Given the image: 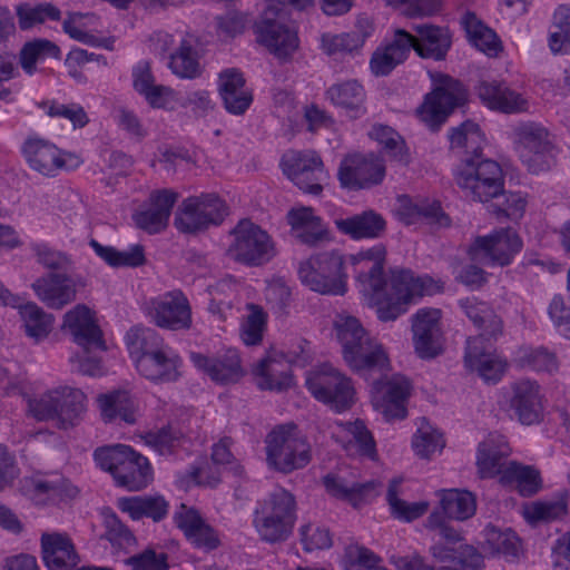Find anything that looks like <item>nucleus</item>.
Returning <instances> with one entry per match:
<instances>
[{
	"mask_svg": "<svg viewBox=\"0 0 570 570\" xmlns=\"http://www.w3.org/2000/svg\"><path fill=\"white\" fill-rule=\"evenodd\" d=\"M386 248L376 244L351 256L355 266L358 291L366 305L375 309L382 322L395 321L424 296L444 291V282L424 274L416 276L411 269L394 268L387 279L384 274Z\"/></svg>",
	"mask_w": 570,
	"mask_h": 570,
	"instance_id": "nucleus-1",
	"label": "nucleus"
},
{
	"mask_svg": "<svg viewBox=\"0 0 570 570\" xmlns=\"http://www.w3.org/2000/svg\"><path fill=\"white\" fill-rule=\"evenodd\" d=\"M233 240L227 255L248 267L267 264L276 256V247L269 234L249 219H242L230 232Z\"/></svg>",
	"mask_w": 570,
	"mask_h": 570,
	"instance_id": "nucleus-7",
	"label": "nucleus"
},
{
	"mask_svg": "<svg viewBox=\"0 0 570 570\" xmlns=\"http://www.w3.org/2000/svg\"><path fill=\"white\" fill-rule=\"evenodd\" d=\"M475 91L481 101L492 110L519 114L529 108L528 99L512 90L505 82L483 80L475 87Z\"/></svg>",
	"mask_w": 570,
	"mask_h": 570,
	"instance_id": "nucleus-30",
	"label": "nucleus"
},
{
	"mask_svg": "<svg viewBox=\"0 0 570 570\" xmlns=\"http://www.w3.org/2000/svg\"><path fill=\"white\" fill-rule=\"evenodd\" d=\"M178 199V194L171 189H158L150 193L148 207L132 215L136 226L149 234L164 230L169 222L171 209Z\"/></svg>",
	"mask_w": 570,
	"mask_h": 570,
	"instance_id": "nucleus-24",
	"label": "nucleus"
},
{
	"mask_svg": "<svg viewBox=\"0 0 570 570\" xmlns=\"http://www.w3.org/2000/svg\"><path fill=\"white\" fill-rule=\"evenodd\" d=\"M114 480L116 485L128 491H140L153 481V469L148 459L132 449Z\"/></svg>",
	"mask_w": 570,
	"mask_h": 570,
	"instance_id": "nucleus-39",
	"label": "nucleus"
},
{
	"mask_svg": "<svg viewBox=\"0 0 570 570\" xmlns=\"http://www.w3.org/2000/svg\"><path fill=\"white\" fill-rule=\"evenodd\" d=\"M441 311L439 308H420L412 316L413 344L421 358H434L442 352Z\"/></svg>",
	"mask_w": 570,
	"mask_h": 570,
	"instance_id": "nucleus-21",
	"label": "nucleus"
},
{
	"mask_svg": "<svg viewBox=\"0 0 570 570\" xmlns=\"http://www.w3.org/2000/svg\"><path fill=\"white\" fill-rule=\"evenodd\" d=\"M86 395L71 386H58L30 399L28 409L37 421L57 420L60 428L76 424L85 411Z\"/></svg>",
	"mask_w": 570,
	"mask_h": 570,
	"instance_id": "nucleus-5",
	"label": "nucleus"
},
{
	"mask_svg": "<svg viewBox=\"0 0 570 570\" xmlns=\"http://www.w3.org/2000/svg\"><path fill=\"white\" fill-rule=\"evenodd\" d=\"M464 364L471 372L485 383L499 382L507 367V363L495 353L484 346L482 337H472L466 341Z\"/></svg>",
	"mask_w": 570,
	"mask_h": 570,
	"instance_id": "nucleus-27",
	"label": "nucleus"
},
{
	"mask_svg": "<svg viewBox=\"0 0 570 570\" xmlns=\"http://www.w3.org/2000/svg\"><path fill=\"white\" fill-rule=\"evenodd\" d=\"M462 24L470 42L488 56H495L500 50V40L495 32L484 26L472 12H466Z\"/></svg>",
	"mask_w": 570,
	"mask_h": 570,
	"instance_id": "nucleus-50",
	"label": "nucleus"
},
{
	"mask_svg": "<svg viewBox=\"0 0 570 570\" xmlns=\"http://www.w3.org/2000/svg\"><path fill=\"white\" fill-rule=\"evenodd\" d=\"M226 203L215 193L190 196L183 200L175 217V226L185 233L217 226L228 215Z\"/></svg>",
	"mask_w": 570,
	"mask_h": 570,
	"instance_id": "nucleus-11",
	"label": "nucleus"
},
{
	"mask_svg": "<svg viewBox=\"0 0 570 570\" xmlns=\"http://www.w3.org/2000/svg\"><path fill=\"white\" fill-rule=\"evenodd\" d=\"M20 316L23 321L26 334L29 337L40 341L48 336L51 331L53 318L43 312L36 303H20Z\"/></svg>",
	"mask_w": 570,
	"mask_h": 570,
	"instance_id": "nucleus-56",
	"label": "nucleus"
},
{
	"mask_svg": "<svg viewBox=\"0 0 570 570\" xmlns=\"http://www.w3.org/2000/svg\"><path fill=\"white\" fill-rule=\"evenodd\" d=\"M18 24L21 30H29L37 24L43 23L47 19L58 21L61 11L49 2L32 6L28 2L20 3L16 8Z\"/></svg>",
	"mask_w": 570,
	"mask_h": 570,
	"instance_id": "nucleus-57",
	"label": "nucleus"
},
{
	"mask_svg": "<svg viewBox=\"0 0 570 570\" xmlns=\"http://www.w3.org/2000/svg\"><path fill=\"white\" fill-rule=\"evenodd\" d=\"M39 106L49 117L69 120L73 128H83L89 122L85 108L77 102L65 105L56 100H51L43 101Z\"/></svg>",
	"mask_w": 570,
	"mask_h": 570,
	"instance_id": "nucleus-64",
	"label": "nucleus"
},
{
	"mask_svg": "<svg viewBox=\"0 0 570 570\" xmlns=\"http://www.w3.org/2000/svg\"><path fill=\"white\" fill-rule=\"evenodd\" d=\"M502 484H515L520 495L524 498L537 494L542 488L539 470L531 465H523L515 461L507 464L500 478Z\"/></svg>",
	"mask_w": 570,
	"mask_h": 570,
	"instance_id": "nucleus-45",
	"label": "nucleus"
},
{
	"mask_svg": "<svg viewBox=\"0 0 570 570\" xmlns=\"http://www.w3.org/2000/svg\"><path fill=\"white\" fill-rule=\"evenodd\" d=\"M460 306L476 328L480 330L476 337H482V341H490L502 333V321L488 304L465 298L460 301Z\"/></svg>",
	"mask_w": 570,
	"mask_h": 570,
	"instance_id": "nucleus-42",
	"label": "nucleus"
},
{
	"mask_svg": "<svg viewBox=\"0 0 570 570\" xmlns=\"http://www.w3.org/2000/svg\"><path fill=\"white\" fill-rule=\"evenodd\" d=\"M522 248V240L511 228H499L487 236H478L468 249L469 257L484 265H509Z\"/></svg>",
	"mask_w": 570,
	"mask_h": 570,
	"instance_id": "nucleus-12",
	"label": "nucleus"
},
{
	"mask_svg": "<svg viewBox=\"0 0 570 570\" xmlns=\"http://www.w3.org/2000/svg\"><path fill=\"white\" fill-rule=\"evenodd\" d=\"M22 154L31 169L47 177H55L60 170H71L80 165L76 155L63 153L51 141L30 136L22 145Z\"/></svg>",
	"mask_w": 570,
	"mask_h": 570,
	"instance_id": "nucleus-14",
	"label": "nucleus"
},
{
	"mask_svg": "<svg viewBox=\"0 0 570 570\" xmlns=\"http://www.w3.org/2000/svg\"><path fill=\"white\" fill-rule=\"evenodd\" d=\"M147 315L156 326L186 331L193 325L191 306L180 289L166 292L149 301Z\"/></svg>",
	"mask_w": 570,
	"mask_h": 570,
	"instance_id": "nucleus-15",
	"label": "nucleus"
},
{
	"mask_svg": "<svg viewBox=\"0 0 570 570\" xmlns=\"http://www.w3.org/2000/svg\"><path fill=\"white\" fill-rule=\"evenodd\" d=\"M335 331L342 346V354L346 353L347 357L354 362L355 358L352 356L351 350L370 338L371 335L354 316H338L335 321Z\"/></svg>",
	"mask_w": 570,
	"mask_h": 570,
	"instance_id": "nucleus-55",
	"label": "nucleus"
},
{
	"mask_svg": "<svg viewBox=\"0 0 570 570\" xmlns=\"http://www.w3.org/2000/svg\"><path fill=\"white\" fill-rule=\"evenodd\" d=\"M483 550L491 554H502L507 558H515L520 551V540L517 534L507 529L504 531L494 525H487L484 531Z\"/></svg>",
	"mask_w": 570,
	"mask_h": 570,
	"instance_id": "nucleus-54",
	"label": "nucleus"
},
{
	"mask_svg": "<svg viewBox=\"0 0 570 570\" xmlns=\"http://www.w3.org/2000/svg\"><path fill=\"white\" fill-rule=\"evenodd\" d=\"M89 245L96 255L111 267H138L146 261L144 246L139 244L132 245L127 250H118L112 246L101 245L96 239H91Z\"/></svg>",
	"mask_w": 570,
	"mask_h": 570,
	"instance_id": "nucleus-47",
	"label": "nucleus"
},
{
	"mask_svg": "<svg viewBox=\"0 0 570 570\" xmlns=\"http://www.w3.org/2000/svg\"><path fill=\"white\" fill-rule=\"evenodd\" d=\"M258 376L257 386L261 390L284 391L292 385L288 368L274 358L262 360L255 368Z\"/></svg>",
	"mask_w": 570,
	"mask_h": 570,
	"instance_id": "nucleus-52",
	"label": "nucleus"
},
{
	"mask_svg": "<svg viewBox=\"0 0 570 570\" xmlns=\"http://www.w3.org/2000/svg\"><path fill=\"white\" fill-rule=\"evenodd\" d=\"M412 32L404 29L394 31L393 40L385 47L377 48L371 58L370 67L375 76H387L400 63L404 62L413 47Z\"/></svg>",
	"mask_w": 570,
	"mask_h": 570,
	"instance_id": "nucleus-32",
	"label": "nucleus"
},
{
	"mask_svg": "<svg viewBox=\"0 0 570 570\" xmlns=\"http://www.w3.org/2000/svg\"><path fill=\"white\" fill-rule=\"evenodd\" d=\"M518 156L533 174L550 170L556 165L557 148L546 127L537 122H522L514 128Z\"/></svg>",
	"mask_w": 570,
	"mask_h": 570,
	"instance_id": "nucleus-8",
	"label": "nucleus"
},
{
	"mask_svg": "<svg viewBox=\"0 0 570 570\" xmlns=\"http://www.w3.org/2000/svg\"><path fill=\"white\" fill-rule=\"evenodd\" d=\"M568 493L563 492L557 501L534 502L525 509L524 517L531 522L554 521L567 514Z\"/></svg>",
	"mask_w": 570,
	"mask_h": 570,
	"instance_id": "nucleus-63",
	"label": "nucleus"
},
{
	"mask_svg": "<svg viewBox=\"0 0 570 570\" xmlns=\"http://www.w3.org/2000/svg\"><path fill=\"white\" fill-rule=\"evenodd\" d=\"M549 48L557 55L570 53V8L560 6L554 14L549 33Z\"/></svg>",
	"mask_w": 570,
	"mask_h": 570,
	"instance_id": "nucleus-59",
	"label": "nucleus"
},
{
	"mask_svg": "<svg viewBox=\"0 0 570 570\" xmlns=\"http://www.w3.org/2000/svg\"><path fill=\"white\" fill-rule=\"evenodd\" d=\"M286 217L295 237L301 243L316 246L328 239L327 227L323 219L314 214L312 207L292 208Z\"/></svg>",
	"mask_w": 570,
	"mask_h": 570,
	"instance_id": "nucleus-34",
	"label": "nucleus"
},
{
	"mask_svg": "<svg viewBox=\"0 0 570 570\" xmlns=\"http://www.w3.org/2000/svg\"><path fill=\"white\" fill-rule=\"evenodd\" d=\"M265 443L266 462L277 472L288 474L311 462V446L293 423L273 429L267 434Z\"/></svg>",
	"mask_w": 570,
	"mask_h": 570,
	"instance_id": "nucleus-2",
	"label": "nucleus"
},
{
	"mask_svg": "<svg viewBox=\"0 0 570 570\" xmlns=\"http://www.w3.org/2000/svg\"><path fill=\"white\" fill-rule=\"evenodd\" d=\"M411 50H414L419 57L423 59H433L440 61L445 59L448 51L451 48L452 37L448 28L431 24L420 23L413 24Z\"/></svg>",
	"mask_w": 570,
	"mask_h": 570,
	"instance_id": "nucleus-28",
	"label": "nucleus"
},
{
	"mask_svg": "<svg viewBox=\"0 0 570 570\" xmlns=\"http://www.w3.org/2000/svg\"><path fill=\"white\" fill-rule=\"evenodd\" d=\"M455 180L472 199L481 203L497 198L504 187L500 165L492 159L481 158V155L465 157L458 167Z\"/></svg>",
	"mask_w": 570,
	"mask_h": 570,
	"instance_id": "nucleus-6",
	"label": "nucleus"
},
{
	"mask_svg": "<svg viewBox=\"0 0 570 570\" xmlns=\"http://www.w3.org/2000/svg\"><path fill=\"white\" fill-rule=\"evenodd\" d=\"M283 18L282 8L271 4L264 10L256 30L258 41L281 59L289 57L298 47L296 31L286 26Z\"/></svg>",
	"mask_w": 570,
	"mask_h": 570,
	"instance_id": "nucleus-17",
	"label": "nucleus"
},
{
	"mask_svg": "<svg viewBox=\"0 0 570 570\" xmlns=\"http://www.w3.org/2000/svg\"><path fill=\"white\" fill-rule=\"evenodd\" d=\"M374 26L367 17H360L353 30L340 35L322 36V48L327 55H352L357 52L373 33Z\"/></svg>",
	"mask_w": 570,
	"mask_h": 570,
	"instance_id": "nucleus-35",
	"label": "nucleus"
},
{
	"mask_svg": "<svg viewBox=\"0 0 570 570\" xmlns=\"http://www.w3.org/2000/svg\"><path fill=\"white\" fill-rule=\"evenodd\" d=\"M298 277L311 291L321 294L343 295L347 289L344 257L335 249L315 254L301 262Z\"/></svg>",
	"mask_w": 570,
	"mask_h": 570,
	"instance_id": "nucleus-4",
	"label": "nucleus"
},
{
	"mask_svg": "<svg viewBox=\"0 0 570 570\" xmlns=\"http://www.w3.org/2000/svg\"><path fill=\"white\" fill-rule=\"evenodd\" d=\"M218 94L227 112L240 116L253 102V92L246 87L242 71L227 68L218 75Z\"/></svg>",
	"mask_w": 570,
	"mask_h": 570,
	"instance_id": "nucleus-29",
	"label": "nucleus"
},
{
	"mask_svg": "<svg viewBox=\"0 0 570 570\" xmlns=\"http://www.w3.org/2000/svg\"><path fill=\"white\" fill-rule=\"evenodd\" d=\"M296 521V501L285 489H276L255 511L254 525L262 540L275 543L285 541Z\"/></svg>",
	"mask_w": 570,
	"mask_h": 570,
	"instance_id": "nucleus-3",
	"label": "nucleus"
},
{
	"mask_svg": "<svg viewBox=\"0 0 570 570\" xmlns=\"http://www.w3.org/2000/svg\"><path fill=\"white\" fill-rule=\"evenodd\" d=\"M305 384L317 401L338 413L351 409L355 402L352 380L330 364L311 372Z\"/></svg>",
	"mask_w": 570,
	"mask_h": 570,
	"instance_id": "nucleus-9",
	"label": "nucleus"
},
{
	"mask_svg": "<svg viewBox=\"0 0 570 570\" xmlns=\"http://www.w3.org/2000/svg\"><path fill=\"white\" fill-rule=\"evenodd\" d=\"M354 362L347 357L345 353L343 358L345 363L355 373L366 377L368 373L379 371L383 372L389 366V358L381 344L373 337L363 341L356 347L351 350Z\"/></svg>",
	"mask_w": 570,
	"mask_h": 570,
	"instance_id": "nucleus-37",
	"label": "nucleus"
},
{
	"mask_svg": "<svg viewBox=\"0 0 570 570\" xmlns=\"http://www.w3.org/2000/svg\"><path fill=\"white\" fill-rule=\"evenodd\" d=\"M196 39L186 35L176 53L170 55L169 67L171 71L185 79H194L200 75V66L195 50Z\"/></svg>",
	"mask_w": 570,
	"mask_h": 570,
	"instance_id": "nucleus-48",
	"label": "nucleus"
},
{
	"mask_svg": "<svg viewBox=\"0 0 570 570\" xmlns=\"http://www.w3.org/2000/svg\"><path fill=\"white\" fill-rule=\"evenodd\" d=\"M510 407L522 424L531 425L540 422L543 406L537 382L530 380L515 382L512 385Z\"/></svg>",
	"mask_w": 570,
	"mask_h": 570,
	"instance_id": "nucleus-31",
	"label": "nucleus"
},
{
	"mask_svg": "<svg viewBox=\"0 0 570 570\" xmlns=\"http://www.w3.org/2000/svg\"><path fill=\"white\" fill-rule=\"evenodd\" d=\"M370 137L382 146L384 154L392 161L402 166L410 163V153L405 141L393 128L383 125L373 126Z\"/></svg>",
	"mask_w": 570,
	"mask_h": 570,
	"instance_id": "nucleus-51",
	"label": "nucleus"
},
{
	"mask_svg": "<svg viewBox=\"0 0 570 570\" xmlns=\"http://www.w3.org/2000/svg\"><path fill=\"white\" fill-rule=\"evenodd\" d=\"M181 364V357L166 343L148 357L140 360L135 367L142 377L164 384L179 380Z\"/></svg>",
	"mask_w": 570,
	"mask_h": 570,
	"instance_id": "nucleus-25",
	"label": "nucleus"
},
{
	"mask_svg": "<svg viewBox=\"0 0 570 570\" xmlns=\"http://www.w3.org/2000/svg\"><path fill=\"white\" fill-rule=\"evenodd\" d=\"M335 224L340 232L353 239L381 237L386 226L385 219L373 210L338 219Z\"/></svg>",
	"mask_w": 570,
	"mask_h": 570,
	"instance_id": "nucleus-43",
	"label": "nucleus"
},
{
	"mask_svg": "<svg viewBox=\"0 0 570 570\" xmlns=\"http://www.w3.org/2000/svg\"><path fill=\"white\" fill-rule=\"evenodd\" d=\"M324 485L331 495L346 500L353 507L358 508L379 494L377 489L381 483L377 481H367L347 485L342 478L328 474L324 478Z\"/></svg>",
	"mask_w": 570,
	"mask_h": 570,
	"instance_id": "nucleus-40",
	"label": "nucleus"
},
{
	"mask_svg": "<svg viewBox=\"0 0 570 570\" xmlns=\"http://www.w3.org/2000/svg\"><path fill=\"white\" fill-rule=\"evenodd\" d=\"M189 358L197 370L218 384L237 383L245 374L239 353L235 348H227L213 356L191 352Z\"/></svg>",
	"mask_w": 570,
	"mask_h": 570,
	"instance_id": "nucleus-20",
	"label": "nucleus"
},
{
	"mask_svg": "<svg viewBox=\"0 0 570 570\" xmlns=\"http://www.w3.org/2000/svg\"><path fill=\"white\" fill-rule=\"evenodd\" d=\"M283 174L303 193L320 196L328 180L321 156L313 150H288L281 159Z\"/></svg>",
	"mask_w": 570,
	"mask_h": 570,
	"instance_id": "nucleus-10",
	"label": "nucleus"
},
{
	"mask_svg": "<svg viewBox=\"0 0 570 570\" xmlns=\"http://www.w3.org/2000/svg\"><path fill=\"white\" fill-rule=\"evenodd\" d=\"M338 180L344 188L357 190L379 185L385 177V165L373 155H352L345 157L338 168Z\"/></svg>",
	"mask_w": 570,
	"mask_h": 570,
	"instance_id": "nucleus-18",
	"label": "nucleus"
},
{
	"mask_svg": "<svg viewBox=\"0 0 570 570\" xmlns=\"http://www.w3.org/2000/svg\"><path fill=\"white\" fill-rule=\"evenodd\" d=\"M326 97L334 106L345 110L351 118H358L365 112V91L357 80L332 85L326 90Z\"/></svg>",
	"mask_w": 570,
	"mask_h": 570,
	"instance_id": "nucleus-41",
	"label": "nucleus"
},
{
	"mask_svg": "<svg viewBox=\"0 0 570 570\" xmlns=\"http://www.w3.org/2000/svg\"><path fill=\"white\" fill-rule=\"evenodd\" d=\"M464 98L462 83L449 76H442L436 88L426 95L419 107L417 115L432 130H438Z\"/></svg>",
	"mask_w": 570,
	"mask_h": 570,
	"instance_id": "nucleus-13",
	"label": "nucleus"
},
{
	"mask_svg": "<svg viewBox=\"0 0 570 570\" xmlns=\"http://www.w3.org/2000/svg\"><path fill=\"white\" fill-rule=\"evenodd\" d=\"M23 484L30 500L38 505L57 503L78 493L77 488L58 473L28 478Z\"/></svg>",
	"mask_w": 570,
	"mask_h": 570,
	"instance_id": "nucleus-26",
	"label": "nucleus"
},
{
	"mask_svg": "<svg viewBox=\"0 0 570 570\" xmlns=\"http://www.w3.org/2000/svg\"><path fill=\"white\" fill-rule=\"evenodd\" d=\"M174 522L195 548L208 552L219 547L217 531L202 518L196 509L181 503L174 513Z\"/></svg>",
	"mask_w": 570,
	"mask_h": 570,
	"instance_id": "nucleus-23",
	"label": "nucleus"
},
{
	"mask_svg": "<svg viewBox=\"0 0 570 570\" xmlns=\"http://www.w3.org/2000/svg\"><path fill=\"white\" fill-rule=\"evenodd\" d=\"M41 550L49 570H71L79 562L75 546L66 534L43 533Z\"/></svg>",
	"mask_w": 570,
	"mask_h": 570,
	"instance_id": "nucleus-33",
	"label": "nucleus"
},
{
	"mask_svg": "<svg viewBox=\"0 0 570 570\" xmlns=\"http://www.w3.org/2000/svg\"><path fill=\"white\" fill-rule=\"evenodd\" d=\"M125 342L135 366L140 360L148 357L166 344L156 330L145 326L131 327L126 333Z\"/></svg>",
	"mask_w": 570,
	"mask_h": 570,
	"instance_id": "nucleus-44",
	"label": "nucleus"
},
{
	"mask_svg": "<svg viewBox=\"0 0 570 570\" xmlns=\"http://www.w3.org/2000/svg\"><path fill=\"white\" fill-rule=\"evenodd\" d=\"M86 286L82 277L66 273H50L33 282L32 288L40 301L50 308H62L76 299L78 288Z\"/></svg>",
	"mask_w": 570,
	"mask_h": 570,
	"instance_id": "nucleus-22",
	"label": "nucleus"
},
{
	"mask_svg": "<svg viewBox=\"0 0 570 570\" xmlns=\"http://www.w3.org/2000/svg\"><path fill=\"white\" fill-rule=\"evenodd\" d=\"M61 328L85 353L106 350L104 334L95 314L83 304L76 305L65 314Z\"/></svg>",
	"mask_w": 570,
	"mask_h": 570,
	"instance_id": "nucleus-19",
	"label": "nucleus"
},
{
	"mask_svg": "<svg viewBox=\"0 0 570 570\" xmlns=\"http://www.w3.org/2000/svg\"><path fill=\"white\" fill-rule=\"evenodd\" d=\"M441 507L449 519L464 521L474 515L476 501L470 491L449 489L441 492Z\"/></svg>",
	"mask_w": 570,
	"mask_h": 570,
	"instance_id": "nucleus-49",
	"label": "nucleus"
},
{
	"mask_svg": "<svg viewBox=\"0 0 570 570\" xmlns=\"http://www.w3.org/2000/svg\"><path fill=\"white\" fill-rule=\"evenodd\" d=\"M117 505L122 512L128 513L132 520L148 518L154 522H160L169 511L168 501L160 494L119 498Z\"/></svg>",
	"mask_w": 570,
	"mask_h": 570,
	"instance_id": "nucleus-36",
	"label": "nucleus"
},
{
	"mask_svg": "<svg viewBox=\"0 0 570 570\" xmlns=\"http://www.w3.org/2000/svg\"><path fill=\"white\" fill-rule=\"evenodd\" d=\"M411 392V381L401 374L379 379L371 387L372 403L387 421L403 420L407 415L406 404Z\"/></svg>",
	"mask_w": 570,
	"mask_h": 570,
	"instance_id": "nucleus-16",
	"label": "nucleus"
},
{
	"mask_svg": "<svg viewBox=\"0 0 570 570\" xmlns=\"http://www.w3.org/2000/svg\"><path fill=\"white\" fill-rule=\"evenodd\" d=\"M403 482L402 478H394L390 481L386 500L391 507L392 513L401 520L413 521L422 517L429 509L428 502L407 503L399 498V490Z\"/></svg>",
	"mask_w": 570,
	"mask_h": 570,
	"instance_id": "nucleus-58",
	"label": "nucleus"
},
{
	"mask_svg": "<svg viewBox=\"0 0 570 570\" xmlns=\"http://www.w3.org/2000/svg\"><path fill=\"white\" fill-rule=\"evenodd\" d=\"M449 140L452 149H464L466 157H475L480 155L484 137L478 124L465 120L450 129Z\"/></svg>",
	"mask_w": 570,
	"mask_h": 570,
	"instance_id": "nucleus-53",
	"label": "nucleus"
},
{
	"mask_svg": "<svg viewBox=\"0 0 570 570\" xmlns=\"http://www.w3.org/2000/svg\"><path fill=\"white\" fill-rule=\"evenodd\" d=\"M101 417L105 422H136L134 402L125 391H116L98 397Z\"/></svg>",
	"mask_w": 570,
	"mask_h": 570,
	"instance_id": "nucleus-46",
	"label": "nucleus"
},
{
	"mask_svg": "<svg viewBox=\"0 0 570 570\" xmlns=\"http://www.w3.org/2000/svg\"><path fill=\"white\" fill-rule=\"evenodd\" d=\"M510 446L502 435H490L485 441L479 444L476 465L481 478H493L500 474L507 466L502 459L510 454Z\"/></svg>",
	"mask_w": 570,
	"mask_h": 570,
	"instance_id": "nucleus-38",
	"label": "nucleus"
},
{
	"mask_svg": "<svg viewBox=\"0 0 570 570\" xmlns=\"http://www.w3.org/2000/svg\"><path fill=\"white\" fill-rule=\"evenodd\" d=\"M131 450L132 448L126 444L105 445L95 450L94 459L101 470L109 472L115 479L118 469L128 455H131Z\"/></svg>",
	"mask_w": 570,
	"mask_h": 570,
	"instance_id": "nucleus-62",
	"label": "nucleus"
},
{
	"mask_svg": "<svg viewBox=\"0 0 570 570\" xmlns=\"http://www.w3.org/2000/svg\"><path fill=\"white\" fill-rule=\"evenodd\" d=\"M430 551L436 560L441 562L451 561L460 564L461 568L464 567L466 558L471 559L470 564L474 568L479 567L481 561L480 554L469 544H461L455 549L448 543L436 542L430 548Z\"/></svg>",
	"mask_w": 570,
	"mask_h": 570,
	"instance_id": "nucleus-61",
	"label": "nucleus"
},
{
	"mask_svg": "<svg viewBox=\"0 0 570 570\" xmlns=\"http://www.w3.org/2000/svg\"><path fill=\"white\" fill-rule=\"evenodd\" d=\"M60 49L53 42L47 39H37L27 42L20 51V63L22 69L28 73L32 75L35 71V65L39 59L47 57L58 58Z\"/></svg>",
	"mask_w": 570,
	"mask_h": 570,
	"instance_id": "nucleus-60",
	"label": "nucleus"
}]
</instances>
